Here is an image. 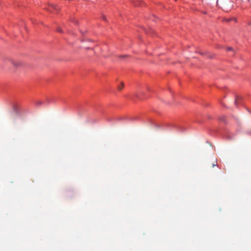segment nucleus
<instances>
[{"label": "nucleus", "mask_w": 251, "mask_h": 251, "mask_svg": "<svg viewBox=\"0 0 251 251\" xmlns=\"http://www.w3.org/2000/svg\"><path fill=\"white\" fill-rule=\"evenodd\" d=\"M10 61L12 64L16 68H20L23 66V63L20 61L11 59L10 60Z\"/></svg>", "instance_id": "nucleus-1"}, {"label": "nucleus", "mask_w": 251, "mask_h": 251, "mask_svg": "<svg viewBox=\"0 0 251 251\" xmlns=\"http://www.w3.org/2000/svg\"><path fill=\"white\" fill-rule=\"evenodd\" d=\"M59 9L57 7V6L55 5L51 4L48 10L50 11V12H53V11H58Z\"/></svg>", "instance_id": "nucleus-2"}, {"label": "nucleus", "mask_w": 251, "mask_h": 251, "mask_svg": "<svg viewBox=\"0 0 251 251\" xmlns=\"http://www.w3.org/2000/svg\"><path fill=\"white\" fill-rule=\"evenodd\" d=\"M124 86V83H122L121 85L118 87V89L120 90H122Z\"/></svg>", "instance_id": "nucleus-3"}, {"label": "nucleus", "mask_w": 251, "mask_h": 251, "mask_svg": "<svg viewBox=\"0 0 251 251\" xmlns=\"http://www.w3.org/2000/svg\"><path fill=\"white\" fill-rule=\"evenodd\" d=\"M238 98H236L235 100V104L236 105H237L238 104Z\"/></svg>", "instance_id": "nucleus-4"}, {"label": "nucleus", "mask_w": 251, "mask_h": 251, "mask_svg": "<svg viewBox=\"0 0 251 251\" xmlns=\"http://www.w3.org/2000/svg\"><path fill=\"white\" fill-rule=\"evenodd\" d=\"M217 162L216 161V162H215V163H214L213 164V165H212V167H213L216 166H217Z\"/></svg>", "instance_id": "nucleus-5"}, {"label": "nucleus", "mask_w": 251, "mask_h": 251, "mask_svg": "<svg viewBox=\"0 0 251 251\" xmlns=\"http://www.w3.org/2000/svg\"><path fill=\"white\" fill-rule=\"evenodd\" d=\"M227 50H229V51L231 50H232V49L230 47H229V48H227Z\"/></svg>", "instance_id": "nucleus-6"}, {"label": "nucleus", "mask_w": 251, "mask_h": 251, "mask_svg": "<svg viewBox=\"0 0 251 251\" xmlns=\"http://www.w3.org/2000/svg\"><path fill=\"white\" fill-rule=\"evenodd\" d=\"M102 19H103V20H105V19H106V17H105V16H102Z\"/></svg>", "instance_id": "nucleus-7"}, {"label": "nucleus", "mask_w": 251, "mask_h": 251, "mask_svg": "<svg viewBox=\"0 0 251 251\" xmlns=\"http://www.w3.org/2000/svg\"><path fill=\"white\" fill-rule=\"evenodd\" d=\"M57 30L59 32H62V31H61V29L60 28H58Z\"/></svg>", "instance_id": "nucleus-8"}, {"label": "nucleus", "mask_w": 251, "mask_h": 251, "mask_svg": "<svg viewBox=\"0 0 251 251\" xmlns=\"http://www.w3.org/2000/svg\"><path fill=\"white\" fill-rule=\"evenodd\" d=\"M231 20V19H226V20L227 22H229V21H230Z\"/></svg>", "instance_id": "nucleus-9"}, {"label": "nucleus", "mask_w": 251, "mask_h": 251, "mask_svg": "<svg viewBox=\"0 0 251 251\" xmlns=\"http://www.w3.org/2000/svg\"><path fill=\"white\" fill-rule=\"evenodd\" d=\"M126 55H123V56H121V57H126Z\"/></svg>", "instance_id": "nucleus-10"}]
</instances>
